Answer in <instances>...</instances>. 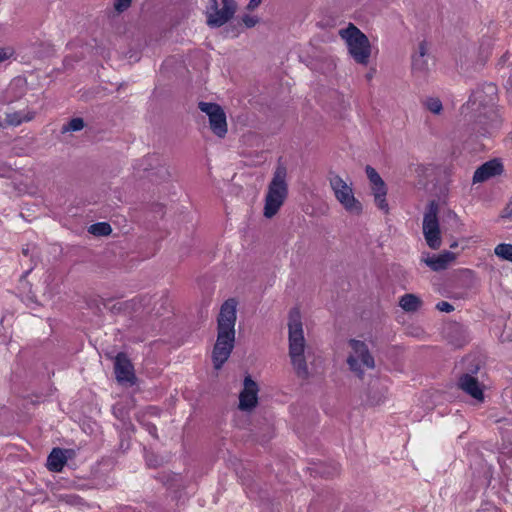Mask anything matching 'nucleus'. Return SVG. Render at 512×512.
<instances>
[{"label":"nucleus","mask_w":512,"mask_h":512,"mask_svg":"<svg viewBox=\"0 0 512 512\" xmlns=\"http://www.w3.org/2000/svg\"><path fill=\"white\" fill-rule=\"evenodd\" d=\"M199 109L209 117V124L212 132L220 137H225L227 133L226 114L222 107L216 103L199 102Z\"/></svg>","instance_id":"9"},{"label":"nucleus","mask_w":512,"mask_h":512,"mask_svg":"<svg viewBox=\"0 0 512 512\" xmlns=\"http://www.w3.org/2000/svg\"><path fill=\"white\" fill-rule=\"evenodd\" d=\"M340 36L346 40L349 53L355 62L366 65L371 55V46L367 36L353 24L340 30Z\"/></svg>","instance_id":"5"},{"label":"nucleus","mask_w":512,"mask_h":512,"mask_svg":"<svg viewBox=\"0 0 512 512\" xmlns=\"http://www.w3.org/2000/svg\"><path fill=\"white\" fill-rule=\"evenodd\" d=\"M456 259V255L450 251H444L439 255H434L432 257H428L424 260L427 266H429L433 271L444 270L448 267L450 263H452Z\"/></svg>","instance_id":"15"},{"label":"nucleus","mask_w":512,"mask_h":512,"mask_svg":"<svg viewBox=\"0 0 512 512\" xmlns=\"http://www.w3.org/2000/svg\"><path fill=\"white\" fill-rule=\"evenodd\" d=\"M262 0H250L249 3H248V6L247 8L249 10H253L255 9L256 7L259 6V4L261 3Z\"/></svg>","instance_id":"30"},{"label":"nucleus","mask_w":512,"mask_h":512,"mask_svg":"<svg viewBox=\"0 0 512 512\" xmlns=\"http://www.w3.org/2000/svg\"><path fill=\"white\" fill-rule=\"evenodd\" d=\"M34 118V113L32 112H12V113H6L4 117H0V127H7V126H19L23 122L30 121Z\"/></svg>","instance_id":"16"},{"label":"nucleus","mask_w":512,"mask_h":512,"mask_svg":"<svg viewBox=\"0 0 512 512\" xmlns=\"http://www.w3.org/2000/svg\"><path fill=\"white\" fill-rule=\"evenodd\" d=\"M424 105L433 114H440L443 109L442 102L436 97L427 98Z\"/></svg>","instance_id":"24"},{"label":"nucleus","mask_w":512,"mask_h":512,"mask_svg":"<svg viewBox=\"0 0 512 512\" xmlns=\"http://www.w3.org/2000/svg\"><path fill=\"white\" fill-rule=\"evenodd\" d=\"M5 60V54L0 50V62Z\"/></svg>","instance_id":"32"},{"label":"nucleus","mask_w":512,"mask_h":512,"mask_svg":"<svg viewBox=\"0 0 512 512\" xmlns=\"http://www.w3.org/2000/svg\"><path fill=\"white\" fill-rule=\"evenodd\" d=\"M242 22L245 24L247 28L254 27L258 22V19L254 16L244 15L242 18Z\"/></svg>","instance_id":"29"},{"label":"nucleus","mask_w":512,"mask_h":512,"mask_svg":"<svg viewBox=\"0 0 512 512\" xmlns=\"http://www.w3.org/2000/svg\"><path fill=\"white\" fill-rule=\"evenodd\" d=\"M84 121L82 118L76 117L69 121L68 125L64 127V131H79L83 129Z\"/></svg>","instance_id":"26"},{"label":"nucleus","mask_w":512,"mask_h":512,"mask_svg":"<svg viewBox=\"0 0 512 512\" xmlns=\"http://www.w3.org/2000/svg\"><path fill=\"white\" fill-rule=\"evenodd\" d=\"M132 0H115L114 8L118 12H123L131 5Z\"/></svg>","instance_id":"27"},{"label":"nucleus","mask_w":512,"mask_h":512,"mask_svg":"<svg viewBox=\"0 0 512 512\" xmlns=\"http://www.w3.org/2000/svg\"><path fill=\"white\" fill-rule=\"evenodd\" d=\"M237 301L234 298L227 299L221 306L217 318L218 335L213 348L212 359L216 370H219L228 360L235 342Z\"/></svg>","instance_id":"1"},{"label":"nucleus","mask_w":512,"mask_h":512,"mask_svg":"<svg viewBox=\"0 0 512 512\" xmlns=\"http://www.w3.org/2000/svg\"><path fill=\"white\" fill-rule=\"evenodd\" d=\"M287 195L286 169L284 167H278L268 186L265 197L264 216L272 218L276 215L287 198Z\"/></svg>","instance_id":"4"},{"label":"nucleus","mask_w":512,"mask_h":512,"mask_svg":"<svg viewBox=\"0 0 512 512\" xmlns=\"http://www.w3.org/2000/svg\"><path fill=\"white\" fill-rule=\"evenodd\" d=\"M436 309L441 312L450 313L454 311V306L447 301H440L436 304Z\"/></svg>","instance_id":"28"},{"label":"nucleus","mask_w":512,"mask_h":512,"mask_svg":"<svg viewBox=\"0 0 512 512\" xmlns=\"http://www.w3.org/2000/svg\"><path fill=\"white\" fill-rule=\"evenodd\" d=\"M289 356L291 363L296 370L298 376L306 378L308 376V368L304 356L305 339L303 326L301 321V313L299 308L291 309L289 313Z\"/></svg>","instance_id":"2"},{"label":"nucleus","mask_w":512,"mask_h":512,"mask_svg":"<svg viewBox=\"0 0 512 512\" xmlns=\"http://www.w3.org/2000/svg\"><path fill=\"white\" fill-rule=\"evenodd\" d=\"M479 92H474L467 103L462 107V113L468 110L476 111L474 119V129L482 136H491L502 126V117L498 108L494 104H479L474 108Z\"/></svg>","instance_id":"3"},{"label":"nucleus","mask_w":512,"mask_h":512,"mask_svg":"<svg viewBox=\"0 0 512 512\" xmlns=\"http://www.w3.org/2000/svg\"><path fill=\"white\" fill-rule=\"evenodd\" d=\"M349 345L352 353L347 359V363L351 371L355 372L359 378H362L364 371L361 366L368 369L374 368V358L369 352L367 345L359 340L351 339Z\"/></svg>","instance_id":"7"},{"label":"nucleus","mask_w":512,"mask_h":512,"mask_svg":"<svg viewBox=\"0 0 512 512\" xmlns=\"http://www.w3.org/2000/svg\"><path fill=\"white\" fill-rule=\"evenodd\" d=\"M148 431L151 436H153L156 439L158 438L157 427L155 425H149Z\"/></svg>","instance_id":"31"},{"label":"nucleus","mask_w":512,"mask_h":512,"mask_svg":"<svg viewBox=\"0 0 512 512\" xmlns=\"http://www.w3.org/2000/svg\"><path fill=\"white\" fill-rule=\"evenodd\" d=\"M437 213V205L431 202L423 218V234L426 243L434 250L439 249L442 243Z\"/></svg>","instance_id":"8"},{"label":"nucleus","mask_w":512,"mask_h":512,"mask_svg":"<svg viewBox=\"0 0 512 512\" xmlns=\"http://www.w3.org/2000/svg\"><path fill=\"white\" fill-rule=\"evenodd\" d=\"M67 463L65 451L61 448H53L47 458V468L51 472H61Z\"/></svg>","instance_id":"17"},{"label":"nucleus","mask_w":512,"mask_h":512,"mask_svg":"<svg viewBox=\"0 0 512 512\" xmlns=\"http://www.w3.org/2000/svg\"><path fill=\"white\" fill-rule=\"evenodd\" d=\"M428 47L426 41L419 43L418 51L412 56V69L413 71L424 72L428 68L427 63Z\"/></svg>","instance_id":"19"},{"label":"nucleus","mask_w":512,"mask_h":512,"mask_svg":"<svg viewBox=\"0 0 512 512\" xmlns=\"http://www.w3.org/2000/svg\"><path fill=\"white\" fill-rule=\"evenodd\" d=\"M459 387L476 400L482 401L484 399L483 390L477 378L470 374H463L459 378Z\"/></svg>","instance_id":"14"},{"label":"nucleus","mask_w":512,"mask_h":512,"mask_svg":"<svg viewBox=\"0 0 512 512\" xmlns=\"http://www.w3.org/2000/svg\"><path fill=\"white\" fill-rule=\"evenodd\" d=\"M479 370V367L476 366L474 370H472L474 373H477V371Z\"/></svg>","instance_id":"34"},{"label":"nucleus","mask_w":512,"mask_h":512,"mask_svg":"<svg viewBox=\"0 0 512 512\" xmlns=\"http://www.w3.org/2000/svg\"><path fill=\"white\" fill-rule=\"evenodd\" d=\"M387 191L388 190L385 182L383 184L371 186V193L374 197V203L377 208L384 214L389 213V205L386 199Z\"/></svg>","instance_id":"18"},{"label":"nucleus","mask_w":512,"mask_h":512,"mask_svg":"<svg viewBox=\"0 0 512 512\" xmlns=\"http://www.w3.org/2000/svg\"><path fill=\"white\" fill-rule=\"evenodd\" d=\"M89 232L95 236H108L112 228L107 222H98L89 227Z\"/></svg>","instance_id":"22"},{"label":"nucleus","mask_w":512,"mask_h":512,"mask_svg":"<svg viewBox=\"0 0 512 512\" xmlns=\"http://www.w3.org/2000/svg\"><path fill=\"white\" fill-rule=\"evenodd\" d=\"M6 93L9 95L6 98V101L8 103L13 102L14 100L20 98L24 94V84H23L22 80H20V79L13 80L9 84V86L6 90Z\"/></svg>","instance_id":"21"},{"label":"nucleus","mask_w":512,"mask_h":512,"mask_svg":"<svg viewBox=\"0 0 512 512\" xmlns=\"http://www.w3.org/2000/svg\"><path fill=\"white\" fill-rule=\"evenodd\" d=\"M488 87H489V90H495V88H496L495 85H492V84H490Z\"/></svg>","instance_id":"33"},{"label":"nucleus","mask_w":512,"mask_h":512,"mask_svg":"<svg viewBox=\"0 0 512 512\" xmlns=\"http://www.w3.org/2000/svg\"><path fill=\"white\" fill-rule=\"evenodd\" d=\"M223 7L218 9L217 0H211V8L214 13L209 14L207 23L211 27H220L231 19L236 11L234 0H222Z\"/></svg>","instance_id":"10"},{"label":"nucleus","mask_w":512,"mask_h":512,"mask_svg":"<svg viewBox=\"0 0 512 512\" xmlns=\"http://www.w3.org/2000/svg\"><path fill=\"white\" fill-rule=\"evenodd\" d=\"M114 372L119 383H129L130 385H134L136 383L137 378L135 375L134 366L126 353L119 352L116 355L114 362Z\"/></svg>","instance_id":"11"},{"label":"nucleus","mask_w":512,"mask_h":512,"mask_svg":"<svg viewBox=\"0 0 512 512\" xmlns=\"http://www.w3.org/2000/svg\"><path fill=\"white\" fill-rule=\"evenodd\" d=\"M400 307L407 312H414L421 306V300L414 294H405L400 298Z\"/></svg>","instance_id":"20"},{"label":"nucleus","mask_w":512,"mask_h":512,"mask_svg":"<svg viewBox=\"0 0 512 512\" xmlns=\"http://www.w3.org/2000/svg\"><path fill=\"white\" fill-rule=\"evenodd\" d=\"M258 385L250 376L244 379V387L239 395V409L251 411L258 403Z\"/></svg>","instance_id":"12"},{"label":"nucleus","mask_w":512,"mask_h":512,"mask_svg":"<svg viewBox=\"0 0 512 512\" xmlns=\"http://www.w3.org/2000/svg\"><path fill=\"white\" fill-rule=\"evenodd\" d=\"M365 171H366V174L370 181L371 186L384 183V181L381 178V176L379 175V173L373 167L368 165V166H366Z\"/></svg>","instance_id":"25"},{"label":"nucleus","mask_w":512,"mask_h":512,"mask_svg":"<svg viewBox=\"0 0 512 512\" xmlns=\"http://www.w3.org/2000/svg\"><path fill=\"white\" fill-rule=\"evenodd\" d=\"M503 165L498 159H492L476 169L473 175V183H482L491 177L502 174Z\"/></svg>","instance_id":"13"},{"label":"nucleus","mask_w":512,"mask_h":512,"mask_svg":"<svg viewBox=\"0 0 512 512\" xmlns=\"http://www.w3.org/2000/svg\"><path fill=\"white\" fill-rule=\"evenodd\" d=\"M494 253L499 258L512 262V244L500 243L495 247Z\"/></svg>","instance_id":"23"},{"label":"nucleus","mask_w":512,"mask_h":512,"mask_svg":"<svg viewBox=\"0 0 512 512\" xmlns=\"http://www.w3.org/2000/svg\"><path fill=\"white\" fill-rule=\"evenodd\" d=\"M329 181L336 199L344 209L351 214H361L362 204L355 198L351 185L347 184L339 175H333Z\"/></svg>","instance_id":"6"}]
</instances>
